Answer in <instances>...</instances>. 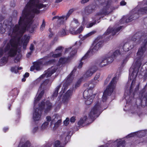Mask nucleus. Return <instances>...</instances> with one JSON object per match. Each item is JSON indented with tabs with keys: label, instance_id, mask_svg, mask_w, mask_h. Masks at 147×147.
Masks as SVG:
<instances>
[{
	"label": "nucleus",
	"instance_id": "nucleus-39",
	"mask_svg": "<svg viewBox=\"0 0 147 147\" xmlns=\"http://www.w3.org/2000/svg\"><path fill=\"white\" fill-rule=\"evenodd\" d=\"M112 54V55H113V57L115 58V57H117L118 55H120L121 54V53L120 52V51L119 50H116L113 53V54L112 53H111Z\"/></svg>",
	"mask_w": 147,
	"mask_h": 147
},
{
	"label": "nucleus",
	"instance_id": "nucleus-64",
	"mask_svg": "<svg viewBox=\"0 0 147 147\" xmlns=\"http://www.w3.org/2000/svg\"><path fill=\"white\" fill-rule=\"evenodd\" d=\"M4 19V18L1 15H0V22L2 20Z\"/></svg>",
	"mask_w": 147,
	"mask_h": 147
},
{
	"label": "nucleus",
	"instance_id": "nucleus-42",
	"mask_svg": "<svg viewBox=\"0 0 147 147\" xmlns=\"http://www.w3.org/2000/svg\"><path fill=\"white\" fill-rule=\"evenodd\" d=\"M55 147H63L61 145L60 143L59 140H57L54 143Z\"/></svg>",
	"mask_w": 147,
	"mask_h": 147
},
{
	"label": "nucleus",
	"instance_id": "nucleus-40",
	"mask_svg": "<svg viewBox=\"0 0 147 147\" xmlns=\"http://www.w3.org/2000/svg\"><path fill=\"white\" fill-rule=\"evenodd\" d=\"M47 121L46 122H48V123L49 122H51L50 126H51L52 124L54 123V120H53L51 121V117L49 116H47L46 117Z\"/></svg>",
	"mask_w": 147,
	"mask_h": 147
},
{
	"label": "nucleus",
	"instance_id": "nucleus-12",
	"mask_svg": "<svg viewBox=\"0 0 147 147\" xmlns=\"http://www.w3.org/2000/svg\"><path fill=\"white\" fill-rule=\"evenodd\" d=\"M11 26L14 28L15 27V26H14V25L12 24L11 21L9 22L7 20H5L3 25L2 23H0V32L1 34H3L5 32L6 30H8L9 35L12 37L13 34L9 35V30L11 29L10 27Z\"/></svg>",
	"mask_w": 147,
	"mask_h": 147
},
{
	"label": "nucleus",
	"instance_id": "nucleus-63",
	"mask_svg": "<svg viewBox=\"0 0 147 147\" xmlns=\"http://www.w3.org/2000/svg\"><path fill=\"white\" fill-rule=\"evenodd\" d=\"M63 0H56L55 3H59L61 2Z\"/></svg>",
	"mask_w": 147,
	"mask_h": 147
},
{
	"label": "nucleus",
	"instance_id": "nucleus-36",
	"mask_svg": "<svg viewBox=\"0 0 147 147\" xmlns=\"http://www.w3.org/2000/svg\"><path fill=\"white\" fill-rule=\"evenodd\" d=\"M61 86V85H59L56 88L55 90L53 93V95H52V97L53 98H55L56 97L58 94V92Z\"/></svg>",
	"mask_w": 147,
	"mask_h": 147
},
{
	"label": "nucleus",
	"instance_id": "nucleus-43",
	"mask_svg": "<svg viewBox=\"0 0 147 147\" xmlns=\"http://www.w3.org/2000/svg\"><path fill=\"white\" fill-rule=\"evenodd\" d=\"M92 22L89 23L88 24L86 25V27L87 28H90L92 27L94 25L96 24V22L93 21Z\"/></svg>",
	"mask_w": 147,
	"mask_h": 147
},
{
	"label": "nucleus",
	"instance_id": "nucleus-34",
	"mask_svg": "<svg viewBox=\"0 0 147 147\" xmlns=\"http://www.w3.org/2000/svg\"><path fill=\"white\" fill-rule=\"evenodd\" d=\"M95 96V94H94L92 96L90 97L85 98L87 100L85 101V103L87 105L90 104L93 101V98Z\"/></svg>",
	"mask_w": 147,
	"mask_h": 147
},
{
	"label": "nucleus",
	"instance_id": "nucleus-60",
	"mask_svg": "<svg viewBox=\"0 0 147 147\" xmlns=\"http://www.w3.org/2000/svg\"><path fill=\"white\" fill-rule=\"evenodd\" d=\"M131 98H132V99H134V98H129L128 100V101H127V103L128 102H132V99H131Z\"/></svg>",
	"mask_w": 147,
	"mask_h": 147
},
{
	"label": "nucleus",
	"instance_id": "nucleus-11",
	"mask_svg": "<svg viewBox=\"0 0 147 147\" xmlns=\"http://www.w3.org/2000/svg\"><path fill=\"white\" fill-rule=\"evenodd\" d=\"M81 81L82 79H79L76 83L74 86V88L75 89L77 88L80 86ZM73 89H71L69 90L63 96L62 101L65 104L67 103L69 100L71 98V96L72 95L73 90L74 89V87H73Z\"/></svg>",
	"mask_w": 147,
	"mask_h": 147
},
{
	"label": "nucleus",
	"instance_id": "nucleus-4",
	"mask_svg": "<svg viewBox=\"0 0 147 147\" xmlns=\"http://www.w3.org/2000/svg\"><path fill=\"white\" fill-rule=\"evenodd\" d=\"M45 1L47 0H43ZM40 0H30L28 2L24 9L22 11V16L32 20L35 16V14L40 13V9L44 7V5L41 3Z\"/></svg>",
	"mask_w": 147,
	"mask_h": 147
},
{
	"label": "nucleus",
	"instance_id": "nucleus-37",
	"mask_svg": "<svg viewBox=\"0 0 147 147\" xmlns=\"http://www.w3.org/2000/svg\"><path fill=\"white\" fill-rule=\"evenodd\" d=\"M95 82L93 80V82L90 83L88 85V88L87 89L92 90V89L94 88L95 86Z\"/></svg>",
	"mask_w": 147,
	"mask_h": 147
},
{
	"label": "nucleus",
	"instance_id": "nucleus-45",
	"mask_svg": "<svg viewBox=\"0 0 147 147\" xmlns=\"http://www.w3.org/2000/svg\"><path fill=\"white\" fill-rule=\"evenodd\" d=\"M38 127L37 126L33 128L32 130V133L33 134L36 133L38 129Z\"/></svg>",
	"mask_w": 147,
	"mask_h": 147
},
{
	"label": "nucleus",
	"instance_id": "nucleus-9",
	"mask_svg": "<svg viewBox=\"0 0 147 147\" xmlns=\"http://www.w3.org/2000/svg\"><path fill=\"white\" fill-rule=\"evenodd\" d=\"M53 80H49V79H46L43 82L42 84L39 88L38 92L39 94L38 96L35 98L34 100V105L39 100H40L44 93V89L45 88V86L46 85L49 86L52 81Z\"/></svg>",
	"mask_w": 147,
	"mask_h": 147
},
{
	"label": "nucleus",
	"instance_id": "nucleus-48",
	"mask_svg": "<svg viewBox=\"0 0 147 147\" xmlns=\"http://www.w3.org/2000/svg\"><path fill=\"white\" fill-rule=\"evenodd\" d=\"M136 132H134L131 133V134H130L128 135L127 136H126V138H128L129 137H132L133 136H134L136 135Z\"/></svg>",
	"mask_w": 147,
	"mask_h": 147
},
{
	"label": "nucleus",
	"instance_id": "nucleus-8",
	"mask_svg": "<svg viewBox=\"0 0 147 147\" xmlns=\"http://www.w3.org/2000/svg\"><path fill=\"white\" fill-rule=\"evenodd\" d=\"M52 107V104L49 100L47 101L45 103L43 101L42 102L39 104L38 108L34 110L33 115L34 120L37 121L40 120L43 110H44L45 113H47L51 109Z\"/></svg>",
	"mask_w": 147,
	"mask_h": 147
},
{
	"label": "nucleus",
	"instance_id": "nucleus-21",
	"mask_svg": "<svg viewBox=\"0 0 147 147\" xmlns=\"http://www.w3.org/2000/svg\"><path fill=\"white\" fill-rule=\"evenodd\" d=\"M93 92L92 90L87 89L85 90L83 93V96L84 98H89L91 96H92Z\"/></svg>",
	"mask_w": 147,
	"mask_h": 147
},
{
	"label": "nucleus",
	"instance_id": "nucleus-2",
	"mask_svg": "<svg viewBox=\"0 0 147 147\" xmlns=\"http://www.w3.org/2000/svg\"><path fill=\"white\" fill-rule=\"evenodd\" d=\"M131 40L124 44L123 46V49L125 52L128 51L134 47V41L137 40L138 43H141L140 47L137 53V59L135 63L136 69H134L130 77L134 75L135 78L137 76L139 68L142 64V58L144 57V54L147 50V34L145 32H138L136 33L131 38Z\"/></svg>",
	"mask_w": 147,
	"mask_h": 147
},
{
	"label": "nucleus",
	"instance_id": "nucleus-47",
	"mask_svg": "<svg viewBox=\"0 0 147 147\" xmlns=\"http://www.w3.org/2000/svg\"><path fill=\"white\" fill-rule=\"evenodd\" d=\"M69 122V119L68 118H67L64 121V124L66 125H67Z\"/></svg>",
	"mask_w": 147,
	"mask_h": 147
},
{
	"label": "nucleus",
	"instance_id": "nucleus-7",
	"mask_svg": "<svg viewBox=\"0 0 147 147\" xmlns=\"http://www.w3.org/2000/svg\"><path fill=\"white\" fill-rule=\"evenodd\" d=\"M12 40L10 41V43H9L7 40L4 41L3 42V44L5 45L4 48L5 56L2 57L1 59V61L3 63L7 62L8 57H13L16 54V43L15 42L12 43Z\"/></svg>",
	"mask_w": 147,
	"mask_h": 147
},
{
	"label": "nucleus",
	"instance_id": "nucleus-13",
	"mask_svg": "<svg viewBox=\"0 0 147 147\" xmlns=\"http://www.w3.org/2000/svg\"><path fill=\"white\" fill-rule=\"evenodd\" d=\"M75 71V70H73L70 74L67 76L65 82L63 84L61 90L60 92V93L62 94L64 93L65 90L67 89L68 86L71 83L74 78L73 76V73Z\"/></svg>",
	"mask_w": 147,
	"mask_h": 147
},
{
	"label": "nucleus",
	"instance_id": "nucleus-6",
	"mask_svg": "<svg viewBox=\"0 0 147 147\" xmlns=\"http://www.w3.org/2000/svg\"><path fill=\"white\" fill-rule=\"evenodd\" d=\"M147 13V7L140 8L137 7L132 9L129 15L123 16L120 21L121 24L130 22L138 18L139 15Z\"/></svg>",
	"mask_w": 147,
	"mask_h": 147
},
{
	"label": "nucleus",
	"instance_id": "nucleus-10",
	"mask_svg": "<svg viewBox=\"0 0 147 147\" xmlns=\"http://www.w3.org/2000/svg\"><path fill=\"white\" fill-rule=\"evenodd\" d=\"M102 38V36H98L96 39L93 44V47L88 51L89 52V55L90 53L92 54H94L102 47L103 43Z\"/></svg>",
	"mask_w": 147,
	"mask_h": 147
},
{
	"label": "nucleus",
	"instance_id": "nucleus-53",
	"mask_svg": "<svg viewBox=\"0 0 147 147\" xmlns=\"http://www.w3.org/2000/svg\"><path fill=\"white\" fill-rule=\"evenodd\" d=\"M76 120L75 117H72L70 119V121L71 122L74 123L75 121Z\"/></svg>",
	"mask_w": 147,
	"mask_h": 147
},
{
	"label": "nucleus",
	"instance_id": "nucleus-59",
	"mask_svg": "<svg viewBox=\"0 0 147 147\" xmlns=\"http://www.w3.org/2000/svg\"><path fill=\"white\" fill-rule=\"evenodd\" d=\"M29 74L28 73L26 72L25 73L24 75V78H27L29 76Z\"/></svg>",
	"mask_w": 147,
	"mask_h": 147
},
{
	"label": "nucleus",
	"instance_id": "nucleus-62",
	"mask_svg": "<svg viewBox=\"0 0 147 147\" xmlns=\"http://www.w3.org/2000/svg\"><path fill=\"white\" fill-rule=\"evenodd\" d=\"M32 53V51H30L28 53V55H27V57H29L31 55Z\"/></svg>",
	"mask_w": 147,
	"mask_h": 147
},
{
	"label": "nucleus",
	"instance_id": "nucleus-33",
	"mask_svg": "<svg viewBox=\"0 0 147 147\" xmlns=\"http://www.w3.org/2000/svg\"><path fill=\"white\" fill-rule=\"evenodd\" d=\"M65 19V16H62L61 17L59 16V18H58V20L57 21L58 25H60L61 24H63L64 21L66 20Z\"/></svg>",
	"mask_w": 147,
	"mask_h": 147
},
{
	"label": "nucleus",
	"instance_id": "nucleus-35",
	"mask_svg": "<svg viewBox=\"0 0 147 147\" xmlns=\"http://www.w3.org/2000/svg\"><path fill=\"white\" fill-rule=\"evenodd\" d=\"M68 34V32L67 30H66L65 29H62L61 30L58 32V35L61 36L63 37L67 35Z\"/></svg>",
	"mask_w": 147,
	"mask_h": 147
},
{
	"label": "nucleus",
	"instance_id": "nucleus-15",
	"mask_svg": "<svg viewBox=\"0 0 147 147\" xmlns=\"http://www.w3.org/2000/svg\"><path fill=\"white\" fill-rule=\"evenodd\" d=\"M57 66L56 67H52L49 68L46 71L45 73L41 76L40 78H38L36 81V82H39L41 78L44 77L48 78L51 76V75L54 73L57 69Z\"/></svg>",
	"mask_w": 147,
	"mask_h": 147
},
{
	"label": "nucleus",
	"instance_id": "nucleus-24",
	"mask_svg": "<svg viewBox=\"0 0 147 147\" xmlns=\"http://www.w3.org/2000/svg\"><path fill=\"white\" fill-rule=\"evenodd\" d=\"M88 119L87 116H84L83 118L80 119L78 122V124L80 126H82L83 124H86L88 123L87 120Z\"/></svg>",
	"mask_w": 147,
	"mask_h": 147
},
{
	"label": "nucleus",
	"instance_id": "nucleus-51",
	"mask_svg": "<svg viewBox=\"0 0 147 147\" xmlns=\"http://www.w3.org/2000/svg\"><path fill=\"white\" fill-rule=\"evenodd\" d=\"M30 50L32 51H34V45L32 44H31L30 47Z\"/></svg>",
	"mask_w": 147,
	"mask_h": 147
},
{
	"label": "nucleus",
	"instance_id": "nucleus-55",
	"mask_svg": "<svg viewBox=\"0 0 147 147\" xmlns=\"http://www.w3.org/2000/svg\"><path fill=\"white\" fill-rule=\"evenodd\" d=\"M112 74H110L108 75V77L107 78V80H110V79L112 78Z\"/></svg>",
	"mask_w": 147,
	"mask_h": 147
},
{
	"label": "nucleus",
	"instance_id": "nucleus-1",
	"mask_svg": "<svg viewBox=\"0 0 147 147\" xmlns=\"http://www.w3.org/2000/svg\"><path fill=\"white\" fill-rule=\"evenodd\" d=\"M32 20H30V19L26 18V16H25L24 17L22 16L20 17L18 24H16L14 28L12 26H10L11 29L9 31V34L10 35L13 34L12 37H13L14 38H11L9 43H10V41L12 40V43L15 42L16 43V52L18 46H22V43L23 49H26L27 45L29 42V37L27 36L26 35H24V40L22 39L20 41V38L26 30H28L30 33L33 32L36 25V24H32Z\"/></svg>",
	"mask_w": 147,
	"mask_h": 147
},
{
	"label": "nucleus",
	"instance_id": "nucleus-38",
	"mask_svg": "<svg viewBox=\"0 0 147 147\" xmlns=\"http://www.w3.org/2000/svg\"><path fill=\"white\" fill-rule=\"evenodd\" d=\"M74 11V9H71L69 10L66 15L65 16V20H67V19L70 16L72 13Z\"/></svg>",
	"mask_w": 147,
	"mask_h": 147
},
{
	"label": "nucleus",
	"instance_id": "nucleus-44",
	"mask_svg": "<svg viewBox=\"0 0 147 147\" xmlns=\"http://www.w3.org/2000/svg\"><path fill=\"white\" fill-rule=\"evenodd\" d=\"M11 71L12 72H13L15 73H17L18 72V71L17 69V66L12 67L11 68Z\"/></svg>",
	"mask_w": 147,
	"mask_h": 147
},
{
	"label": "nucleus",
	"instance_id": "nucleus-26",
	"mask_svg": "<svg viewBox=\"0 0 147 147\" xmlns=\"http://www.w3.org/2000/svg\"><path fill=\"white\" fill-rule=\"evenodd\" d=\"M118 140H116L115 141L113 140H111L109 141V143H114L115 142H117V147H124L125 143V141L124 140H123L121 139H120L119 140L118 142Z\"/></svg>",
	"mask_w": 147,
	"mask_h": 147
},
{
	"label": "nucleus",
	"instance_id": "nucleus-20",
	"mask_svg": "<svg viewBox=\"0 0 147 147\" xmlns=\"http://www.w3.org/2000/svg\"><path fill=\"white\" fill-rule=\"evenodd\" d=\"M97 70L96 66H92L90 67L86 72L84 76L85 78H87L91 76L96 72Z\"/></svg>",
	"mask_w": 147,
	"mask_h": 147
},
{
	"label": "nucleus",
	"instance_id": "nucleus-61",
	"mask_svg": "<svg viewBox=\"0 0 147 147\" xmlns=\"http://www.w3.org/2000/svg\"><path fill=\"white\" fill-rule=\"evenodd\" d=\"M109 81L110 80L107 81V79H106V80H105V81L104 82V85H106V84H108V83L109 82Z\"/></svg>",
	"mask_w": 147,
	"mask_h": 147
},
{
	"label": "nucleus",
	"instance_id": "nucleus-22",
	"mask_svg": "<svg viewBox=\"0 0 147 147\" xmlns=\"http://www.w3.org/2000/svg\"><path fill=\"white\" fill-rule=\"evenodd\" d=\"M41 63L39 62H37L35 63L33 66H31L30 69L31 71H32L34 69H36L37 71L40 70L41 69Z\"/></svg>",
	"mask_w": 147,
	"mask_h": 147
},
{
	"label": "nucleus",
	"instance_id": "nucleus-25",
	"mask_svg": "<svg viewBox=\"0 0 147 147\" xmlns=\"http://www.w3.org/2000/svg\"><path fill=\"white\" fill-rule=\"evenodd\" d=\"M18 90L17 88H15L10 92L9 96H12V97L13 98V99H14L18 95Z\"/></svg>",
	"mask_w": 147,
	"mask_h": 147
},
{
	"label": "nucleus",
	"instance_id": "nucleus-31",
	"mask_svg": "<svg viewBox=\"0 0 147 147\" xmlns=\"http://www.w3.org/2000/svg\"><path fill=\"white\" fill-rule=\"evenodd\" d=\"M69 134L70 132L69 131L63 133V134L61 135V138L62 139L65 140L66 141H67V140L69 139L70 137L69 136Z\"/></svg>",
	"mask_w": 147,
	"mask_h": 147
},
{
	"label": "nucleus",
	"instance_id": "nucleus-54",
	"mask_svg": "<svg viewBox=\"0 0 147 147\" xmlns=\"http://www.w3.org/2000/svg\"><path fill=\"white\" fill-rule=\"evenodd\" d=\"M20 59V58L19 57H16L14 59V62L15 63H17L18 62Z\"/></svg>",
	"mask_w": 147,
	"mask_h": 147
},
{
	"label": "nucleus",
	"instance_id": "nucleus-23",
	"mask_svg": "<svg viewBox=\"0 0 147 147\" xmlns=\"http://www.w3.org/2000/svg\"><path fill=\"white\" fill-rule=\"evenodd\" d=\"M89 52V51L86 54L84 55V56L83 57L81 60L80 61V63L78 65V68H80L82 67V65H83L84 62V60L87 59L89 56L88 53Z\"/></svg>",
	"mask_w": 147,
	"mask_h": 147
},
{
	"label": "nucleus",
	"instance_id": "nucleus-41",
	"mask_svg": "<svg viewBox=\"0 0 147 147\" xmlns=\"http://www.w3.org/2000/svg\"><path fill=\"white\" fill-rule=\"evenodd\" d=\"M49 123L48 122H45L41 126V129L42 130L45 129L48 126Z\"/></svg>",
	"mask_w": 147,
	"mask_h": 147
},
{
	"label": "nucleus",
	"instance_id": "nucleus-5",
	"mask_svg": "<svg viewBox=\"0 0 147 147\" xmlns=\"http://www.w3.org/2000/svg\"><path fill=\"white\" fill-rule=\"evenodd\" d=\"M112 1L111 0H109L100 3L101 8L99 12L96 13L94 16L92 18L93 21L97 22L103 16H106L110 14L113 11L117 9V7H115L112 6Z\"/></svg>",
	"mask_w": 147,
	"mask_h": 147
},
{
	"label": "nucleus",
	"instance_id": "nucleus-19",
	"mask_svg": "<svg viewBox=\"0 0 147 147\" xmlns=\"http://www.w3.org/2000/svg\"><path fill=\"white\" fill-rule=\"evenodd\" d=\"M48 55L47 56L45 57L43 59L42 63L44 65H47L53 64L55 62V60L54 59L49 60V59L51 57H53L52 56L48 57Z\"/></svg>",
	"mask_w": 147,
	"mask_h": 147
},
{
	"label": "nucleus",
	"instance_id": "nucleus-14",
	"mask_svg": "<svg viewBox=\"0 0 147 147\" xmlns=\"http://www.w3.org/2000/svg\"><path fill=\"white\" fill-rule=\"evenodd\" d=\"M98 1H96L94 3L90 4L85 7L84 11L86 15H89L95 11L98 6L97 4Z\"/></svg>",
	"mask_w": 147,
	"mask_h": 147
},
{
	"label": "nucleus",
	"instance_id": "nucleus-28",
	"mask_svg": "<svg viewBox=\"0 0 147 147\" xmlns=\"http://www.w3.org/2000/svg\"><path fill=\"white\" fill-rule=\"evenodd\" d=\"M135 83V80L134 79L131 82V84L130 87V89L128 92V90H127L126 89L125 90V95L127 94L128 96H129L130 95L131 93L133 90V88L134 86Z\"/></svg>",
	"mask_w": 147,
	"mask_h": 147
},
{
	"label": "nucleus",
	"instance_id": "nucleus-57",
	"mask_svg": "<svg viewBox=\"0 0 147 147\" xmlns=\"http://www.w3.org/2000/svg\"><path fill=\"white\" fill-rule=\"evenodd\" d=\"M73 21L75 23L77 24V26H78V20L77 19H74Z\"/></svg>",
	"mask_w": 147,
	"mask_h": 147
},
{
	"label": "nucleus",
	"instance_id": "nucleus-18",
	"mask_svg": "<svg viewBox=\"0 0 147 147\" xmlns=\"http://www.w3.org/2000/svg\"><path fill=\"white\" fill-rule=\"evenodd\" d=\"M76 42L72 47L66 49L65 50L66 53H67L70 51V55L71 57L74 56L77 53L78 48L76 47Z\"/></svg>",
	"mask_w": 147,
	"mask_h": 147
},
{
	"label": "nucleus",
	"instance_id": "nucleus-52",
	"mask_svg": "<svg viewBox=\"0 0 147 147\" xmlns=\"http://www.w3.org/2000/svg\"><path fill=\"white\" fill-rule=\"evenodd\" d=\"M3 53L5 54L4 51H3L2 49L0 48V57H1L3 54Z\"/></svg>",
	"mask_w": 147,
	"mask_h": 147
},
{
	"label": "nucleus",
	"instance_id": "nucleus-32",
	"mask_svg": "<svg viewBox=\"0 0 147 147\" xmlns=\"http://www.w3.org/2000/svg\"><path fill=\"white\" fill-rule=\"evenodd\" d=\"M106 58L108 64L111 63L113 61L114 58L112 54L110 53L106 57Z\"/></svg>",
	"mask_w": 147,
	"mask_h": 147
},
{
	"label": "nucleus",
	"instance_id": "nucleus-58",
	"mask_svg": "<svg viewBox=\"0 0 147 147\" xmlns=\"http://www.w3.org/2000/svg\"><path fill=\"white\" fill-rule=\"evenodd\" d=\"M90 0H82L81 1V3H87Z\"/></svg>",
	"mask_w": 147,
	"mask_h": 147
},
{
	"label": "nucleus",
	"instance_id": "nucleus-50",
	"mask_svg": "<svg viewBox=\"0 0 147 147\" xmlns=\"http://www.w3.org/2000/svg\"><path fill=\"white\" fill-rule=\"evenodd\" d=\"M100 74L99 73H97L94 78V81L97 80L99 78L100 76Z\"/></svg>",
	"mask_w": 147,
	"mask_h": 147
},
{
	"label": "nucleus",
	"instance_id": "nucleus-49",
	"mask_svg": "<svg viewBox=\"0 0 147 147\" xmlns=\"http://www.w3.org/2000/svg\"><path fill=\"white\" fill-rule=\"evenodd\" d=\"M61 122V121L60 120H58L55 123H54L53 124H54V126L55 127H58L59 125H60Z\"/></svg>",
	"mask_w": 147,
	"mask_h": 147
},
{
	"label": "nucleus",
	"instance_id": "nucleus-29",
	"mask_svg": "<svg viewBox=\"0 0 147 147\" xmlns=\"http://www.w3.org/2000/svg\"><path fill=\"white\" fill-rule=\"evenodd\" d=\"M68 59L66 57H61L58 63L57 64V66H60L61 65L65 64L68 61Z\"/></svg>",
	"mask_w": 147,
	"mask_h": 147
},
{
	"label": "nucleus",
	"instance_id": "nucleus-27",
	"mask_svg": "<svg viewBox=\"0 0 147 147\" xmlns=\"http://www.w3.org/2000/svg\"><path fill=\"white\" fill-rule=\"evenodd\" d=\"M83 30V27L82 26H81L76 31H75L74 28H73L72 30L71 28L69 30V32L71 34H78L80 33Z\"/></svg>",
	"mask_w": 147,
	"mask_h": 147
},
{
	"label": "nucleus",
	"instance_id": "nucleus-30",
	"mask_svg": "<svg viewBox=\"0 0 147 147\" xmlns=\"http://www.w3.org/2000/svg\"><path fill=\"white\" fill-rule=\"evenodd\" d=\"M108 64L106 57L101 59L99 63V66L100 67H102Z\"/></svg>",
	"mask_w": 147,
	"mask_h": 147
},
{
	"label": "nucleus",
	"instance_id": "nucleus-3",
	"mask_svg": "<svg viewBox=\"0 0 147 147\" xmlns=\"http://www.w3.org/2000/svg\"><path fill=\"white\" fill-rule=\"evenodd\" d=\"M118 80V78L116 76L113 77L111 82L105 91L102 97V102L100 103L98 101L95 104L94 107L91 110L89 114V118L92 119H95L96 117H98L101 113L102 111V109L101 104L102 102H104L106 101L108 97L111 95L115 88L117 82Z\"/></svg>",
	"mask_w": 147,
	"mask_h": 147
},
{
	"label": "nucleus",
	"instance_id": "nucleus-16",
	"mask_svg": "<svg viewBox=\"0 0 147 147\" xmlns=\"http://www.w3.org/2000/svg\"><path fill=\"white\" fill-rule=\"evenodd\" d=\"M122 27L123 26H120L119 27H115L114 28H110V27H109L103 34V36H105L111 33H112L113 35H114L116 34L117 32L119 31Z\"/></svg>",
	"mask_w": 147,
	"mask_h": 147
},
{
	"label": "nucleus",
	"instance_id": "nucleus-17",
	"mask_svg": "<svg viewBox=\"0 0 147 147\" xmlns=\"http://www.w3.org/2000/svg\"><path fill=\"white\" fill-rule=\"evenodd\" d=\"M63 48L61 46L58 47L55 50V53L57 54H54L53 53H51L49 54L48 57L52 56L53 57L57 58L61 56V52L63 51Z\"/></svg>",
	"mask_w": 147,
	"mask_h": 147
},
{
	"label": "nucleus",
	"instance_id": "nucleus-46",
	"mask_svg": "<svg viewBox=\"0 0 147 147\" xmlns=\"http://www.w3.org/2000/svg\"><path fill=\"white\" fill-rule=\"evenodd\" d=\"M45 26V23L44 20H43L42 24L41 25L40 29L41 30H42L44 29Z\"/></svg>",
	"mask_w": 147,
	"mask_h": 147
},
{
	"label": "nucleus",
	"instance_id": "nucleus-56",
	"mask_svg": "<svg viewBox=\"0 0 147 147\" xmlns=\"http://www.w3.org/2000/svg\"><path fill=\"white\" fill-rule=\"evenodd\" d=\"M126 3L124 1H122L120 3V5H126Z\"/></svg>",
	"mask_w": 147,
	"mask_h": 147
}]
</instances>
